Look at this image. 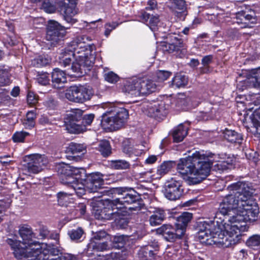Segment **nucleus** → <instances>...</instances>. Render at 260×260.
Listing matches in <instances>:
<instances>
[{
	"label": "nucleus",
	"mask_w": 260,
	"mask_h": 260,
	"mask_svg": "<svg viewBox=\"0 0 260 260\" xmlns=\"http://www.w3.org/2000/svg\"><path fill=\"white\" fill-rule=\"evenodd\" d=\"M114 248V240H110L103 242L90 240L85 249L86 255L91 257L94 255L95 252L109 250Z\"/></svg>",
	"instance_id": "19"
},
{
	"label": "nucleus",
	"mask_w": 260,
	"mask_h": 260,
	"mask_svg": "<svg viewBox=\"0 0 260 260\" xmlns=\"http://www.w3.org/2000/svg\"><path fill=\"white\" fill-rule=\"evenodd\" d=\"M223 134L224 139L230 143L240 144L243 141L242 135L234 130L225 129Z\"/></svg>",
	"instance_id": "38"
},
{
	"label": "nucleus",
	"mask_w": 260,
	"mask_h": 260,
	"mask_svg": "<svg viewBox=\"0 0 260 260\" xmlns=\"http://www.w3.org/2000/svg\"><path fill=\"white\" fill-rule=\"evenodd\" d=\"M36 114L33 111H28L26 118L22 121V124L26 129H31L34 127L36 122Z\"/></svg>",
	"instance_id": "44"
},
{
	"label": "nucleus",
	"mask_w": 260,
	"mask_h": 260,
	"mask_svg": "<svg viewBox=\"0 0 260 260\" xmlns=\"http://www.w3.org/2000/svg\"><path fill=\"white\" fill-rule=\"evenodd\" d=\"M74 172L78 174L76 175L78 179H80L86 185V187L93 191H97L98 189L102 188L104 185V179L99 173H92L87 174L86 170L83 168L74 167Z\"/></svg>",
	"instance_id": "11"
},
{
	"label": "nucleus",
	"mask_w": 260,
	"mask_h": 260,
	"mask_svg": "<svg viewBox=\"0 0 260 260\" xmlns=\"http://www.w3.org/2000/svg\"><path fill=\"white\" fill-rule=\"evenodd\" d=\"M183 189L182 188L180 181L172 179L165 185L164 195L170 200L175 201L179 199L182 194Z\"/></svg>",
	"instance_id": "18"
},
{
	"label": "nucleus",
	"mask_w": 260,
	"mask_h": 260,
	"mask_svg": "<svg viewBox=\"0 0 260 260\" xmlns=\"http://www.w3.org/2000/svg\"><path fill=\"white\" fill-rule=\"evenodd\" d=\"M219 212V207L214 216L215 219H216V223L223 224V228H225L227 232L235 235V238H239L241 232L248 230V226L246 223L247 221L240 213L237 212L236 215L232 217H229L230 212L224 215L221 213V215H219L220 218H218L217 214Z\"/></svg>",
	"instance_id": "7"
},
{
	"label": "nucleus",
	"mask_w": 260,
	"mask_h": 260,
	"mask_svg": "<svg viewBox=\"0 0 260 260\" xmlns=\"http://www.w3.org/2000/svg\"><path fill=\"white\" fill-rule=\"evenodd\" d=\"M96 150L100 152L103 157L105 158L109 157L112 153L110 143L107 140H101Z\"/></svg>",
	"instance_id": "40"
},
{
	"label": "nucleus",
	"mask_w": 260,
	"mask_h": 260,
	"mask_svg": "<svg viewBox=\"0 0 260 260\" xmlns=\"http://www.w3.org/2000/svg\"><path fill=\"white\" fill-rule=\"evenodd\" d=\"M140 18L141 21L148 25L152 31L156 30L157 24L159 22V16L157 14L154 15L144 12L141 13Z\"/></svg>",
	"instance_id": "29"
},
{
	"label": "nucleus",
	"mask_w": 260,
	"mask_h": 260,
	"mask_svg": "<svg viewBox=\"0 0 260 260\" xmlns=\"http://www.w3.org/2000/svg\"><path fill=\"white\" fill-rule=\"evenodd\" d=\"M213 56L212 55L205 56L202 59V64L203 66H209L212 63Z\"/></svg>",
	"instance_id": "60"
},
{
	"label": "nucleus",
	"mask_w": 260,
	"mask_h": 260,
	"mask_svg": "<svg viewBox=\"0 0 260 260\" xmlns=\"http://www.w3.org/2000/svg\"><path fill=\"white\" fill-rule=\"evenodd\" d=\"M58 204L60 206H67L69 200V195L63 192H59L57 194Z\"/></svg>",
	"instance_id": "47"
},
{
	"label": "nucleus",
	"mask_w": 260,
	"mask_h": 260,
	"mask_svg": "<svg viewBox=\"0 0 260 260\" xmlns=\"http://www.w3.org/2000/svg\"><path fill=\"white\" fill-rule=\"evenodd\" d=\"M11 82L8 73L4 70L0 69V87L8 86Z\"/></svg>",
	"instance_id": "46"
},
{
	"label": "nucleus",
	"mask_w": 260,
	"mask_h": 260,
	"mask_svg": "<svg viewBox=\"0 0 260 260\" xmlns=\"http://www.w3.org/2000/svg\"><path fill=\"white\" fill-rule=\"evenodd\" d=\"M188 83V78L183 75L176 74L170 85L172 87L181 88L185 86Z\"/></svg>",
	"instance_id": "43"
},
{
	"label": "nucleus",
	"mask_w": 260,
	"mask_h": 260,
	"mask_svg": "<svg viewBox=\"0 0 260 260\" xmlns=\"http://www.w3.org/2000/svg\"><path fill=\"white\" fill-rule=\"evenodd\" d=\"M188 127L183 124H180L172 132L174 142L178 143L183 141L187 135Z\"/></svg>",
	"instance_id": "36"
},
{
	"label": "nucleus",
	"mask_w": 260,
	"mask_h": 260,
	"mask_svg": "<svg viewBox=\"0 0 260 260\" xmlns=\"http://www.w3.org/2000/svg\"><path fill=\"white\" fill-rule=\"evenodd\" d=\"M112 111H107L102 115L101 125L106 132L114 131V115Z\"/></svg>",
	"instance_id": "28"
},
{
	"label": "nucleus",
	"mask_w": 260,
	"mask_h": 260,
	"mask_svg": "<svg viewBox=\"0 0 260 260\" xmlns=\"http://www.w3.org/2000/svg\"><path fill=\"white\" fill-rule=\"evenodd\" d=\"M172 74V73L164 70H159L156 72V76L158 81H164L167 80Z\"/></svg>",
	"instance_id": "52"
},
{
	"label": "nucleus",
	"mask_w": 260,
	"mask_h": 260,
	"mask_svg": "<svg viewBox=\"0 0 260 260\" xmlns=\"http://www.w3.org/2000/svg\"><path fill=\"white\" fill-rule=\"evenodd\" d=\"M119 209L115 211V229H125L129 223L128 212L123 207H118Z\"/></svg>",
	"instance_id": "21"
},
{
	"label": "nucleus",
	"mask_w": 260,
	"mask_h": 260,
	"mask_svg": "<svg viewBox=\"0 0 260 260\" xmlns=\"http://www.w3.org/2000/svg\"><path fill=\"white\" fill-rule=\"evenodd\" d=\"M140 91V96L154 92L156 89L155 83L149 79H139Z\"/></svg>",
	"instance_id": "31"
},
{
	"label": "nucleus",
	"mask_w": 260,
	"mask_h": 260,
	"mask_svg": "<svg viewBox=\"0 0 260 260\" xmlns=\"http://www.w3.org/2000/svg\"><path fill=\"white\" fill-rule=\"evenodd\" d=\"M115 131L124 127L128 117L127 110L115 105Z\"/></svg>",
	"instance_id": "25"
},
{
	"label": "nucleus",
	"mask_w": 260,
	"mask_h": 260,
	"mask_svg": "<svg viewBox=\"0 0 260 260\" xmlns=\"http://www.w3.org/2000/svg\"><path fill=\"white\" fill-rule=\"evenodd\" d=\"M68 234L71 241L76 243H80L82 242L84 238L83 237L84 232L83 229L81 227H78L76 229H72L71 230L69 231Z\"/></svg>",
	"instance_id": "42"
},
{
	"label": "nucleus",
	"mask_w": 260,
	"mask_h": 260,
	"mask_svg": "<svg viewBox=\"0 0 260 260\" xmlns=\"http://www.w3.org/2000/svg\"><path fill=\"white\" fill-rule=\"evenodd\" d=\"M51 82L53 87L60 89L67 82V74L58 68L53 69L51 73Z\"/></svg>",
	"instance_id": "26"
},
{
	"label": "nucleus",
	"mask_w": 260,
	"mask_h": 260,
	"mask_svg": "<svg viewBox=\"0 0 260 260\" xmlns=\"http://www.w3.org/2000/svg\"><path fill=\"white\" fill-rule=\"evenodd\" d=\"M49 231L46 226H42L39 229V236L40 239H44L48 238L49 235Z\"/></svg>",
	"instance_id": "56"
},
{
	"label": "nucleus",
	"mask_w": 260,
	"mask_h": 260,
	"mask_svg": "<svg viewBox=\"0 0 260 260\" xmlns=\"http://www.w3.org/2000/svg\"><path fill=\"white\" fill-rule=\"evenodd\" d=\"M215 155L204 151H196L191 155L180 159L177 170L189 185L200 183L209 174Z\"/></svg>",
	"instance_id": "3"
},
{
	"label": "nucleus",
	"mask_w": 260,
	"mask_h": 260,
	"mask_svg": "<svg viewBox=\"0 0 260 260\" xmlns=\"http://www.w3.org/2000/svg\"><path fill=\"white\" fill-rule=\"evenodd\" d=\"M152 213L149 217V221L150 224L152 226L160 224L166 218V213L162 209L156 208Z\"/></svg>",
	"instance_id": "32"
},
{
	"label": "nucleus",
	"mask_w": 260,
	"mask_h": 260,
	"mask_svg": "<svg viewBox=\"0 0 260 260\" xmlns=\"http://www.w3.org/2000/svg\"><path fill=\"white\" fill-rule=\"evenodd\" d=\"M109 236V235L105 231H100L96 232L91 238L90 240L99 241Z\"/></svg>",
	"instance_id": "54"
},
{
	"label": "nucleus",
	"mask_w": 260,
	"mask_h": 260,
	"mask_svg": "<svg viewBox=\"0 0 260 260\" xmlns=\"http://www.w3.org/2000/svg\"><path fill=\"white\" fill-rule=\"evenodd\" d=\"M247 245L254 248V247L260 245V235H255L250 237L246 242Z\"/></svg>",
	"instance_id": "49"
},
{
	"label": "nucleus",
	"mask_w": 260,
	"mask_h": 260,
	"mask_svg": "<svg viewBox=\"0 0 260 260\" xmlns=\"http://www.w3.org/2000/svg\"><path fill=\"white\" fill-rule=\"evenodd\" d=\"M2 91L0 92V98L2 100L9 101L11 99L10 96L8 95L9 90L3 88L1 89Z\"/></svg>",
	"instance_id": "61"
},
{
	"label": "nucleus",
	"mask_w": 260,
	"mask_h": 260,
	"mask_svg": "<svg viewBox=\"0 0 260 260\" xmlns=\"http://www.w3.org/2000/svg\"><path fill=\"white\" fill-rule=\"evenodd\" d=\"M125 245V241L123 236L115 235V249L118 252H115V260H125L126 258V251L122 249Z\"/></svg>",
	"instance_id": "30"
},
{
	"label": "nucleus",
	"mask_w": 260,
	"mask_h": 260,
	"mask_svg": "<svg viewBox=\"0 0 260 260\" xmlns=\"http://www.w3.org/2000/svg\"><path fill=\"white\" fill-rule=\"evenodd\" d=\"M192 217V214L191 213L183 212L177 217L175 225L178 229L182 230L183 233H185L186 228Z\"/></svg>",
	"instance_id": "37"
},
{
	"label": "nucleus",
	"mask_w": 260,
	"mask_h": 260,
	"mask_svg": "<svg viewBox=\"0 0 260 260\" xmlns=\"http://www.w3.org/2000/svg\"><path fill=\"white\" fill-rule=\"evenodd\" d=\"M76 0H44L41 8L49 14L57 11L67 22L72 25L78 21L74 18L79 12Z\"/></svg>",
	"instance_id": "5"
},
{
	"label": "nucleus",
	"mask_w": 260,
	"mask_h": 260,
	"mask_svg": "<svg viewBox=\"0 0 260 260\" xmlns=\"http://www.w3.org/2000/svg\"><path fill=\"white\" fill-rule=\"evenodd\" d=\"M216 235L214 236L213 243L223 248L229 247L236 244L240 238H235V235L231 234L227 232L225 228H223V224L219 223H216Z\"/></svg>",
	"instance_id": "13"
},
{
	"label": "nucleus",
	"mask_w": 260,
	"mask_h": 260,
	"mask_svg": "<svg viewBox=\"0 0 260 260\" xmlns=\"http://www.w3.org/2000/svg\"><path fill=\"white\" fill-rule=\"evenodd\" d=\"M230 194L226 196L219 204V215L235 211L240 213L247 221L256 220L259 213L258 204L250 199L252 193L248 184L243 182H238L229 185Z\"/></svg>",
	"instance_id": "1"
},
{
	"label": "nucleus",
	"mask_w": 260,
	"mask_h": 260,
	"mask_svg": "<svg viewBox=\"0 0 260 260\" xmlns=\"http://www.w3.org/2000/svg\"><path fill=\"white\" fill-rule=\"evenodd\" d=\"M157 233L162 235L167 241L173 242L180 239L184 235L182 230L178 229L175 224L173 226L170 224H164L157 229Z\"/></svg>",
	"instance_id": "17"
},
{
	"label": "nucleus",
	"mask_w": 260,
	"mask_h": 260,
	"mask_svg": "<svg viewBox=\"0 0 260 260\" xmlns=\"http://www.w3.org/2000/svg\"><path fill=\"white\" fill-rule=\"evenodd\" d=\"M130 167L129 163L125 160H115V169H126Z\"/></svg>",
	"instance_id": "53"
},
{
	"label": "nucleus",
	"mask_w": 260,
	"mask_h": 260,
	"mask_svg": "<svg viewBox=\"0 0 260 260\" xmlns=\"http://www.w3.org/2000/svg\"><path fill=\"white\" fill-rule=\"evenodd\" d=\"M124 89L134 97L140 96V85L139 79L129 80L124 85Z\"/></svg>",
	"instance_id": "34"
},
{
	"label": "nucleus",
	"mask_w": 260,
	"mask_h": 260,
	"mask_svg": "<svg viewBox=\"0 0 260 260\" xmlns=\"http://www.w3.org/2000/svg\"><path fill=\"white\" fill-rule=\"evenodd\" d=\"M172 4L175 15L180 20H184L187 14L186 2L184 0H169Z\"/></svg>",
	"instance_id": "27"
},
{
	"label": "nucleus",
	"mask_w": 260,
	"mask_h": 260,
	"mask_svg": "<svg viewBox=\"0 0 260 260\" xmlns=\"http://www.w3.org/2000/svg\"><path fill=\"white\" fill-rule=\"evenodd\" d=\"M58 173L62 184L71 186L78 196L85 194L86 185L80 179L77 178L78 176L76 174H78L74 172V167L69 165L61 166L58 169Z\"/></svg>",
	"instance_id": "8"
},
{
	"label": "nucleus",
	"mask_w": 260,
	"mask_h": 260,
	"mask_svg": "<svg viewBox=\"0 0 260 260\" xmlns=\"http://www.w3.org/2000/svg\"><path fill=\"white\" fill-rule=\"evenodd\" d=\"M231 165L225 161H219L215 165L217 170L221 171L226 170L230 168Z\"/></svg>",
	"instance_id": "58"
},
{
	"label": "nucleus",
	"mask_w": 260,
	"mask_h": 260,
	"mask_svg": "<svg viewBox=\"0 0 260 260\" xmlns=\"http://www.w3.org/2000/svg\"><path fill=\"white\" fill-rule=\"evenodd\" d=\"M64 26L54 20H49L46 25V39L50 42V46L54 47L63 40L66 35Z\"/></svg>",
	"instance_id": "10"
},
{
	"label": "nucleus",
	"mask_w": 260,
	"mask_h": 260,
	"mask_svg": "<svg viewBox=\"0 0 260 260\" xmlns=\"http://www.w3.org/2000/svg\"><path fill=\"white\" fill-rule=\"evenodd\" d=\"M143 108L149 117L160 118L166 114L165 104L162 102L146 103L143 105Z\"/></svg>",
	"instance_id": "20"
},
{
	"label": "nucleus",
	"mask_w": 260,
	"mask_h": 260,
	"mask_svg": "<svg viewBox=\"0 0 260 260\" xmlns=\"http://www.w3.org/2000/svg\"><path fill=\"white\" fill-rule=\"evenodd\" d=\"M39 123L43 125H50L52 123L50 119L45 115H42L39 120Z\"/></svg>",
	"instance_id": "62"
},
{
	"label": "nucleus",
	"mask_w": 260,
	"mask_h": 260,
	"mask_svg": "<svg viewBox=\"0 0 260 260\" xmlns=\"http://www.w3.org/2000/svg\"><path fill=\"white\" fill-rule=\"evenodd\" d=\"M256 74L257 75L254 77V86L255 88H260V67L256 70Z\"/></svg>",
	"instance_id": "63"
},
{
	"label": "nucleus",
	"mask_w": 260,
	"mask_h": 260,
	"mask_svg": "<svg viewBox=\"0 0 260 260\" xmlns=\"http://www.w3.org/2000/svg\"><path fill=\"white\" fill-rule=\"evenodd\" d=\"M38 95L34 92L29 91L27 94V102L29 105H35L38 103Z\"/></svg>",
	"instance_id": "55"
},
{
	"label": "nucleus",
	"mask_w": 260,
	"mask_h": 260,
	"mask_svg": "<svg viewBox=\"0 0 260 260\" xmlns=\"http://www.w3.org/2000/svg\"><path fill=\"white\" fill-rule=\"evenodd\" d=\"M86 151V147L83 144L71 142L66 147V152L73 155V157L78 156L79 154H84Z\"/></svg>",
	"instance_id": "35"
},
{
	"label": "nucleus",
	"mask_w": 260,
	"mask_h": 260,
	"mask_svg": "<svg viewBox=\"0 0 260 260\" xmlns=\"http://www.w3.org/2000/svg\"><path fill=\"white\" fill-rule=\"evenodd\" d=\"M61 254V256L63 260H79V256L77 254H73L69 253H65L63 254Z\"/></svg>",
	"instance_id": "59"
},
{
	"label": "nucleus",
	"mask_w": 260,
	"mask_h": 260,
	"mask_svg": "<svg viewBox=\"0 0 260 260\" xmlns=\"http://www.w3.org/2000/svg\"><path fill=\"white\" fill-rule=\"evenodd\" d=\"M176 166L174 161H165L157 167L156 174L157 177L160 178L170 172L172 168Z\"/></svg>",
	"instance_id": "41"
},
{
	"label": "nucleus",
	"mask_w": 260,
	"mask_h": 260,
	"mask_svg": "<svg viewBox=\"0 0 260 260\" xmlns=\"http://www.w3.org/2000/svg\"><path fill=\"white\" fill-rule=\"evenodd\" d=\"M94 118L93 114L84 115L83 110L73 109L64 116V126L70 134H82L87 131V126L91 125Z\"/></svg>",
	"instance_id": "6"
},
{
	"label": "nucleus",
	"mask_w": 260,
	"mask_h": 260,
	"mask_svg": "<svg viewBox=\"0 0 260 260\" xmlns=\"http://www.w3.org/2000/svg\"><path fill=\"white\" fill-rule=\"evenodd\" d=\"M65 96L70 101L83 103L90 99L91 94L90 91L83 86L72 85L66 90Z\"/></svg>",
	"instance_id": "14"
},
{
	"label": "nucleus",
	"mask_w": 260,
	"mask_h": 260,
	"mask_svg": "<svg viewBox=\"0 0 260 260\" xmlns=\"http://www.w3.org/2000/svg\"><path fill=\"white\" fill-rule=\"evenodd\" d=\"M95 46L87 44L76 38L70 43L62 52L59 63L64 68L69 67V73H75L74 76H81L89 70L95 60Z\"/></svg>",
	"instance_id": "2"
},
{
	"label": "nucleus",
	"mask_w": 260,
	"mask_h": 260,
	"mask_svg": "<svg viewBox=\"0 0 260 260\" xmlns=\"http://www.w3.org/2000/svg\"><path fill=\"white\" fill-rule=\"evenodd\" d=\"M235 23L238 24H241L242 28L251 27L249 25V23H255L256 21V18L253 11H250V13H248L244 11L236 13Z\"/></svg>",
	"instance_id": "22"
},
{
	"label": "nucleus",
	"mask_w": 260,
	"mask_h": 260,
	"mask_svg": "<svg viewBox=\"0 0 260 260\" xmlns=\"http://www.w3.org/2000/svg\"><path fill=\"white\" fill-rule=\"evenodd\" d=\"M62 249L59 246L53 244H45L42 250H41L34 257L33 260H63L61 256Z\"/></svg>",
	"instance_id": "16"
},
{
	"label": "nucleus",
	"mask_w": 260,
	"mask_h": 260,
	"mask_svg": "<svg viewBox=\"0 0 260 260\" xmlns=\"http://www.w3.org/2000/svg\"><path fill=\"white\" fill-rule=\"evenodd\" d=\"M30 134L24 131H17L14 133L12 136V139L15 143H23L24 142L26 137L29 136Z\"/></svg>",
	"instance_id": "45"
},
{
	"label": "nucleus",
	"mask_w": 260,
	"mask_h": 260,
	"mask_svg": "<svg viewBox=\"0 0 260 260\" xmlns=\"http://www.w3.org/2000/svg\"><path fill=\"white\" fill-rule=\"evenodd\" d=\"M37 79L40 85L46 86L50 84L49 74L47 72L41 73L38 72Z\"/></svg>",
	"instance_id": "48"
},
{
	"label": "nucleus",
	"mask_w": 260,
	"mask_h": 260,
	"mask_svg": "<svg viewBox=\"0 0 260 260\" xmlns=\"http://www.w3.org/2000/svg\"><path fill=\"white\" fill-rule=\"evenodd\" d=\"M92 213L95 219L106 221L113 219L114 216V200L105 199L94 203Z\"/></svg>",
	"instance_id": "9"
},
{
	"label": "nucleus",
	"mask_w": 260,
	"mask_h": 260,
	"mask_svg": "<svg viewBox=\"0 0 260 260\" xmlns=\"http://www.w3.org/2000/svg\"><path fill=\"white\" fill-rule=\"evenodd\" d=\"M76 210L79 211L81 215H83L86 211V205L85 203H79L76 207Z\"/></svg>",
	"instance_id": "64"
},
{
	"label": "nucleus",
	"mask_w": 260,
	"mask_h": 260,
	"mask_svg": "<svg viewBox=\"0 0 260 260\" xmlns=\"http://www.w3.org/2000/svg\"><path fill=\"white\" fill-rule=\"evenodd\" d=\"M29 161L26 164L25 167L28 172L37 174L42 170L43 165V158L41 155L34 154L28 156Z\"/></svg>",
	"instance_id": "23"
},
{
	"label": "nucleus",
	"mask_w": 260,
	"mask_h": 260,
	"mask_svg": "<svg viewBox=\"0 0 260 260\" xmlns=\"http://www.w3.org/2000/svg\"><path fill=\"white\" fill-rule=\"evenodd\" d=\"M172 41L173 42L175 47L176 50L178 51L180 49H182V51L184 52L186 50V46L185 44L183 43V42L182 39H179L176 37H173L172 39Z\"/></svg>",
	"instance_id": "50"
},
{
	"label": "nucleus",
	"mask_w": 260,
	"mask_h": 260,
	"mask_svg": "<svg viewBox=\"0 0 260 260\" xmlns=\"http://www.w3.org/2000/svg\"><path fill=\"white\" fill-rule=\"evenodd\" d=\"M44 105L49 109L54 110L58 106V101L53 97H49L44 102Z\"/></svg>",
	"instance_id": "51"
},
{
	"label": "nucleus",
	"mask_w": 260,
	"mask_h": 260,
	"mask_svg": "<svg viewBox=\"0 0 260 260\" xmlns=\"http://www.w3.org/2000/svg\"><path fill=\"white\" fill-rule=\"evenodd\" d=\"M138 197L127 191L126 188L115 187V209H119L118 207H123L127 210L126 206L136 203Z\"/></svg>",
	"instance_id": "15"
},
{
	"label": "nucleus",
	"mask_w": 260,
	"mask_h": 260,
	"mask_svg": "<svg viewBox=\"0 0 260 260\" xmlns=\"http://www.w3.org/2000/svg\"><path fill=\"white\" fill-rule=\"evenodd\" d=\"M214 220H215L214 219ZM197 237L202 243L212 244L216 234L217 228L215 220L200 221L198 224Z\"/></svg>",
	"instance_id": "12"
},
{
	"label": "nucleus",
	"mask_w": 260,
	"mask_h": 260,
	"mask_svg": "<svg viewBox=\"0 0 260 260\" xmlns=\"http://www.w3.org/2000/svg\"><path fill=\"white\" fill-rule=\"evenodd\" d=\"M159 250V246L157 242L155 241L152 242L142 247L139 251V254H142L145 257H149L152 259L157 254Z\"/></svg>",
	"instance_id": "33"
},
{
	"label": "nucleus",
	"mask_w": 260,
	"mask_h": 260,
	"mask_svg": "<svg viewBox=\"0 0 260 260\" xmlns=\"http://www.w3.org/2000/svg\"><path fill=\"white\" fill-rule=\"evenodd\" d=\"M135 146V141L132 139L123 138L121 141V150L124 153L129 156L133 155L138 156L143 152V150L137 148Z\"/></svg>",
	"instance_id": "24"
},
{
	"label": "nucleus",
	"mask_w": 260,
	"mask_h": 260,
	"mask_svg": "<svg viewBox=\"0 0 260 260\" xmlns=\"http://www.w3.org/2000/svg\"><path fill=\"white\" fill-rule=\"evenodd\" d=\"M19 233L22 239V242L11 238H8L6 240L16 258H31L42 250L44 247L41 246L40 242L33 240L34 233L30 227L22 226L20 228Z\"/></svg>",
	"instance_id": "4"
},
{
	"label": "nucleus",
	"mask_w": 260,
	"mask_h": 260,
	"mask_svg": "<svg viewBox=\"0 0 260 260\" xmlns=\"http://www.w3.org/2000/svg\"><path fill=\"white\" fill-rule=\"evenodd\" d=\"M104 77L107 82L113 83H114V72L110 71L106 72V68L104 70Z\"/></svg>",
	"instance_id": "57"
},
{
	"label": "nucleus",
	"mask_w": 260,
	"mask_h": 260,
	"mask_svg": "<svg viewBox=\"0 0 260 260\" xmlns=\"http://www.w3.org/2000/svg\"><path fill=\"white\" fill-rule=\"evenodd\" d=\"M51 58L48 54H43L36 56L31 61L32 66L36 68H43L49 65Z\"/></svg>",
	"instance_id": "39"
}]
</instances>
